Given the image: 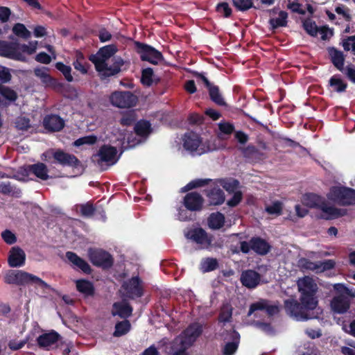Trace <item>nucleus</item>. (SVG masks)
Instances as JSON below:
<instances>
[{
	"label": "nucleus",
	"mask_w": 355,
	"mask_h": 355,
	"mask_svg": "<svg viewBox=\"0 0 355 355\" xmlns=\"http://www.w3.org/2000/svg\"><path fill=\"white\" fill-rule=\"evenodd\" d=\"M26 254L24 251L18 246L12 247L8 257V263L11 268L21 267L25 264Z\"/></svg>",
	"instance_id": "obj_17"
},
{
	"label": "nucleus",
	"mask_w": 355,
	"mask_h": 355,
	"mask_svg": "<svg viewBox=\"0 0 355 355\" xmlns=\"http://www.w3.org/2000/svg\"><path fill=\"white\" fill-rule=\"evenodd\" d=\"M304 203L311 208H320L322 206L320 198L313 193H308L304 196Z\"/></svg>",
	"instance_id": "obj_37"
},
{
	"label": "nucleus",
	"mask_w": 355,
	"mask_h": 355,
	"mask_svg": "<svg viewBox=\"0 0 355 355\" xmlns=\"http://www.w3.org/2000/svg\"><path fill=\"white\" fill-rule=\"evenodd\" d=\"M152 127L150 121L144 119L138 121L134 126L135 133L138 137L141 138L144 141L152 132Z\"/></svg>",
	"instance_id": "obj_27"
},
{
	"label": "nucleus",
	"mask_w": 355,
	"mask_h": 355,
	"mask_svg": "<svg viewBox=\"0 0 355 355\" xmlns=\"http://www.w3.org/2000/svg\"><path fill=\"white\" fill-rule=\"evenodd\" d=\"M183 146L190 153L198 155H201L210 150L209 146L202 143L200 136L193 131L184 134L183 137Z\"/></svg>",
	"instance_id": "obj_7"
},
{
	"label": "nucleus",
	"mask_w": 355,
	"mask_h": 355,
	"mask_svg": "<svg viewBox=\"0 0 355 355\" xmlns=\"http://www.w3.org/2000/svg\"><path fill=\"white\" fill-rule=\"evenodd\" d=\"M210 100L216 105L221 107H226L227 103L218 85H213L207 89Z\"/></svg>",
	"instance_id": "obj_30"
},
{
	"label": "nucleus",
	"mask_w": 355,
	"mask_h": 355,
	"mask_svg": "<svg viewBox=\"0 0 355 355\" xmlns=\"http://www.w3.org/2000/svg\"><path fill=\"white\" fill-rule=\"evenodd\" d=\"M0 94L10 102H15L17 98V93L10 87L0 84Z\"/></svg>",
	"instance_id": "obj_39"
},
{
	"label": "nucleus",
	"mask_w": 355,
	"mask_h": 355,
	"mask_svg": "<svg viewBox=\"0 0 355 355\" xmlns=\"http://www.w3.org/2000/svg\"><path fill=\"white\" fill-rule=\"evenodd\" d=\"M66 257L72 264L73 268L80 270L87 275L92 273V270L89 263L85 259L80 257L76 253L68 251L66 252Z\"/></svg>",
	"instance_id": "obj_19"
},
{
	"label": "nucleus",
	"mask_w": 355,
	"mask_h": 355,
	"mask_svg": "<svg viewBox=\"0 0 355 355\" xmlns=\"http://www.w3.org/2000/svg\"><path fill=\"white\" fill-rule=\"evenodd\" d=\"M154 76L153 70L151 68L143 69L141 73V82L144 85L150 86L153 84V77Z\"/></svg>",
	"instance_id": "obj_54"
},
{
	"label": "nucleus",
	"mask_w": 355,
	"mask_h": 355,
	"mask_svg": "<svg viewBox=\"0 0 355 355\" xmlns=\"http://www.w3.org/2000/svg\"><path fill=\"white\" fill-rule=\"evenodd\" d=\"M37 42L31 41L28 44H20L17 42H6L0 40V56L14 60L26 62V56L33 54L37 49Z\"/></svg>",
	"instance_id": "obj_2"
},
{
	"label": "nucleus",
	"mask_w": 355,
	"mask_h": 355,
	"mask_svg": "<svg viewBox=\"0 0 355 355\" xmlns=\"http://www.w3.org/2000/svg\"><path fill=\"white\" fill-rule=\"evenodd\" d=\"M315 306L307 305L305 303L299 302L294 299H287L284 301V309L286 313L297 320L304 321L312 318L309 314V311L314 310Z\"/></svg>",
	"instance_id": "obj_5"
},
{
	"label": "nucleus",
	"mask_w": 355,
	"mask_h": 355,
	"mask_svg": "<svg viewBox=\"0 0 355 355\" xmlns=\"http://www.w3.org/2000/svg\"><path fill=\"white\" fill-rule=\"evenodd\" d=\"M208 224L213 230H219L225 224V216L220 212L212 213L208 218Z\"/></svg>",
	"instance_id": "obj_34"
},
{
	"label": "nucleus",
	"mask_w": 355,
	"mask_h": 355,
	"mask_svg": "<svg viewBox=\"0 0 355 355\" xmlns=\"http://www.w3.org/2000/svg\"><path fill=\"white\" fill-rule=\"evenodd\" d=\"M0 193L4 195L19 196L21 191L19 189L13 187L10 182L0 183Z\"/></svg>",
	"instance_id": "obj_38"
},
{
	"label": "nucleus",
	"mask_w": 355,
	"mask_h": 355,
	"mask_svg": "<svg viewBox=\"0 0 355 355\" xmlns=\"http://www.w3.org/2000/svg\"><path fill=\"white\" fill-rule=\"evenodd\" d=\"M342 72L352 83L355 84V65L352 64L347 65Z\"/></svg>",
	"instance_id": "obj_62"
},
{
	"label": "nucleus",
	"mask_w": 355,
	"mask_h": 355,
	"mask_svg": "<svg viewBox=\"0 0 355 355\" xmlns=\"http://www.w3.org/2000/svg\"><path fill=\"white\" fill-rule=\"evenodd\" d=\"M118 51L116 44L104 46L96 54L89 56V60L94 64L101 79L115 76L121 71L124 60L119 56H113Z\"/></svg>",
	"instance_id": "obj_1"
},
{
	"label": "nucleus",
	"mask_w": 355,
	"mask_h": 355,
	"mask_svg": "<svg viewBox=\"0 0 355 355\" xmlns=\"http://www.w3.org/2000/svg\"><path fill=\"white\" fill-rule=\"evenodd\" d=\"M131 329V324L129 320H123L118 322L115 324V329L113 333V336L121 337L127 334Z\"/></svg>",
	"instance_id": "obj_35"
},
{
	"label": "nucleus",
	"mask_w": 355,
	"mask_h": 355,
	"mask_svg": "<svg viewBox=\"0 0 355 355\" xmlns=\"http://www.w3.org/2000/svg\"><path fill=\"white\" fill-rule=\"evenodd\" d=\"M15 126L20 130H28L31 127L30 119L25 116L19 117L15 122Z\"/></svg>",
	"instance_id": "obj_59"
},
{
	"label": "nucleus",
	"mask_w": 355,
	"mask_h": 355,
	"mask_svg": "<svg viewBox=\"0 0 355 355\" xmlns=\"http://www.w3.org/2000/svg\"><path fill=\"white\" fill-rule=\"evenodd\" d=\"M136 121V114L133 111L125 112L119 120L122 126H130Z\"/></svg>",
	"instance_id": "obj_45"
},
{
	"label": "nucleus",
	"mask_w": 355,
	"mask_h": 355,
	"mask_svg": "<svg viewBox=\"0 0 355 355\" xmlns=\"http://www.w3.org/2000/svg\"><path fill=\"white\" fill-rule=\"evenodd\" d=\"M211 181L209 179H197L190 182L184 188L182 189V192L191 190L195 188L201 187L208 184Z\"/></svg>",
	"instance_id": "obj_48"
},
{
	"label": "nucleus",
	"mask_w": 355,
	"mask_h": 355,
	"mask_svg": "<svg viewBox=\"0 0 355 355\" xmlns=\"http://www.w3.org/2000/svg\"><path fill=\"white\" fill-rule=\"evenodd\" d=\"M297 287L299 292L301 293L300 300L302 303L317 306L318 300L315 297V294L318 291V286L312 278L304 277L299 279L297 282Z\"/></svg>",
	"instance_id": "obj_4"
},
{
	"label": "nucleus",
	"mask_w": 355,
	"mask_h": 355,
	"mask_svg": "<svg viewBox=\"0 0 355 355\" xmlns=\"http://www.w3.org/2000/svg\"><path fill=\"white\" fill-rule=\"evenodd\" d=\"M256 327L268 335L275 334V329L270 323L264 322H257Z\"/></svg>",
	"instance_id": "obj_61"
},
{
	"label": "nucleus",
	"mask_w": 355,
	"mask_h": 355,
	"mask_svg": "<svg viewBox=\"0 0 355 355\" xmlns=\"http://www.w3.org/2000/svg\"><path fill=\"white\" fill-rule=\"evenodd\" d=\"M240 280L243 286L246 288H254L260 283L261 275L255 270H246L242 272Z\"/></svg>",
	"instance_id": "obj_20"
},
{
	"label": "nucleus",
	"mask_w": 355,
	"mask_h": 355,
	"mask_svg": "<svg viewBox=\"0 0 355 355\" xmlns=\"http://www.w3.org/2000/svg\"><path fill=\"white\" fill-rule=\"evenodd\" d=\"M330 90L337 93L345 92L347 88V83L341 78L340 75L332 76L328 84Z\"/></svg>",
	"instance_id": "obj_29"
},
{
	"label": "nucleus",
	"mask_w": 355,
	"mask_h": 355,
	"mask_svg": "<svg viewBox=\"0 0 355 355\" xmlns=\"http://www.w3.org/2000/svg\"><path fill=\"white\" fill-rule=\"evenodd\" d=\"M113 309L112 311V315H118L121 318L126 320L132 315L133 309L132 306L127 302H114L112 305Z\"/></svg>",
	"instance_id": "obj_26"
},
{
	"label": "nucleus",
	"mask_w": 355,
	"mask_h": 355,
	"mask_svg": "<svg viewBox=\"0 0 355 355\" xmlns=\"http://www.w3.org/2000/svg\"><path fill=\"white\" fill-rule=\"evenodd\" d=\"M328 198L342 206L355 205V189L342 186L330 188Z\"/></svg>",
	"instance_id": "obj_6"
},
{
	"label": "nucleus",
	"mask_w": 355,
	"mask_h": 355,
	"mask_svg": "<svg viewBox=\"0 0 355 355\" xmlns=\"http://www.w3.org/2000/svg\"><path fill=\"white\" fill-rule=\"evenodd\" d=\"M84 57L81 53L77 54V58L73 62V66L75 69L79 71L83 74H86L87 73V68L83 63Z\"/></svg>",
	"instance_id": "obj_53"
},
{
	"label": "nucleus",
	"mask_w": 355,
	"mask_h": 355,
	"mask_svg": "<svg viewBox=\"0 0 355 355\" xmlns=\"http://www.w3.org/2000/svg\"><path fill=\"white\" fill-rule=\"evenodd\" d=\"M55 68L60 71L64 76V78L69 83L73 80V78L71 75V67L69 65L64 64L62 62H58L55 63Z\"/></svg>",
	"instance_id": "obj_40"
},
{
	"label": "nucleus",
	"mask_w": 355,
	"mask_h": 355,
	"mask_svg": "<svg viewBox=\"0 0 355 355\" xmlns=\"http://www.w3.org/2000/svg\"><path fill=\"white\" fill-rule=\"evenodd\" d=\"M48 173L47 166L42 162L26 165L21 168V175L28 176L33 174L42 180H47L50 178Z\"/></svg>",
	"instance_id": "obj_15"
},
{
	"label": "nucleus",
	"mask_w": 355,
	"mask_h": 355,
	"mask_svg": "<svg viewBox=\"0 0 355 355\" xmlns=\"http://www.w3.org/2000/svg\"><path fill=\"white\" fill-rule=\"evenodd\" d=\"M87 254L89 261L95 266L103 269H109L113 266L114 259L112 256L104 250L89 248Z\"/></svg>",
	"instance_id": "obj_9"
},
{
	"label": "nucleus",
	"mask_w": 355,
	"mask_h": 355,
	"mask_svg": "<svg viewBox=\"0 0 355 355\" xmlns=\"http://www.w3.org/2000/svg\"><path fill=\"white\" fill-rule=\"evenodd\" d=\"M216 10L218 12L223 14V17L225 18H228L232 15V10L227 2L218 3Z\"/></svg>",
	"instance_id": "obj_55"
},
{
	"label": "nucleus",
	"mask_w": 355,
	"mask_h": 355,
	"mask_svg": "<svg viewBox=\"0 0 355 355\" xmlns=\"http://www.w3.org/2000/svg\"><path fill=\"white\" fill-rule=\"evenodd\" d=\"M202 197L196 192H191L186 195L184 199L185 207L190 211H200L202 207Z\"/></svg>",
	"instance_id": "obj_22"
},
{
	"label": "nucleus",
	"mask_w": 355,
	"mask_h": 355,
	"mask_svg": "<svg viewBox=\"0 0 355 355\" xmlns=\"http://www.w3.org/2000/svg\"><path fill=\"white\" fill-rule=\"evenodd\" d=\"M126 297L135 300L144 295V282L139 276H135L125 281L122 284Z\"/></svg>",
	"instance_id": "obj_12"
},
{
	"label": "nucleus",
	"mask_w": 355,
	"mask_h": 355,
	"mask_svg": "<svg viewBox=\"0 0 355 355\" xmlns=\"http://www.w3.org/2000/svg\"><path fill=\"white\" fill-rule=\"evenodd\" d=\"M54 159L53 163L59 164L62 166L78 168L80 165V161L72 154L64 152L62 149H57L52 152Z\"/></svg>",
	"instance_id": "obj_13"
},
{
	"label": "nucleus",
	"mask_w": 355,
	"mask_h": 355,
	"mask_svg": "<svg viewBox=\"0 0 355 355\" xmlns=\"http://www.w3.org/2000/svg\"><path fill=\"white\" fill-rule=\"evenodd\" d=\"M117 153L118 151L116 147L111 145L103 144L100 147L98 153L94 155V157H98L99 158L97 160L98 164L102 162H105L108 165H112L119 159Z\"/></svg>",
	"instance_id": "obj_14"
},
{
	"label": "nucleus",
	"mask_w": 355,
	"mask_h": 355,
	"mask_svg": "<svg viewBox=\"0 0 355 355\" xmlns=\"http://www.w3.org/2000/svg\"><path fill=\"white\" fill-rule=\"evenodd\" d=\"M327 51L332 64L340 71H343L345 61L344 53L334 46H329Z\"/></svg>",
	"instance_id": "obj_21"
},
{
	"label": "nucleus",
	"mask_w": 355,
	"mask_h": 355,
	"mask_svg": "<svg viewBox=\"0 0 355 355\" xmlns=\"http://www.w3.org/2000/svg\"><path fill=\"white\" fill-rule=\"evenodd\" d=\"M112 105L119 108H130L136 105L138 98L130 91H115L110 96Z\"/></svg>",
	"instance_id": "obj_10"
},
{
	"label": "nucleus",
	"mask_w": 355,
	"mask_h": 355,
	"mask_svg": "<svg viewBox=\"0 0 355 355\" xmlns=\"http://www.w3.org/2000/svg\"><path fill=\"white\" fill-rule=\"evenodd\" d=\"M209 203L212 205H222L225 201V193L219 187H214L209 189L207 193Z\"/></svg>",
	"instance_id": "obj_31"
},
{
	"label": "nucleus",
	"mask_w": 355,
	"mask_h": 355,
	"mask_svg": "<svg viewBox=\"0 0 355 355\" xmlns=\"http://www.w3.org/2000/svg\"><path fill=\"white\" fill-rule=\"evenodd\" d=\"M251 249L256 254L264 256L271 250V245L265 239L259 236H253L251 238Z\"/></svg>",
	"instance_id": "obj_24"
},
{
	"label": "nucleus",
	"mask_w": 355,
	"mask_h": 355,
	"mask_svg": "<svg viewBox=\"0 0 355 355\" xmlns=\"http://www.w3.org/2000/svg\"><path fill=\"white\" fill-rule=\"evenodd\" d=\"M97 141V137L94 135L82 137L73 142V146L79 147L84 144L93 145Z\"/></svg>",
	"instance_id": "obj_50"
},
{
	"label": "nucleus",
	"mask_w": 355,
	"mask_h": 355,
	"mask_svg": "<svg viewBox=\"0 0 355 355\" xmlns=\"http://www.w3.org/2000/svg\"><path fill=\"white\" fill-rule=\"evenodd\" d=\"M331 306L334 312L344 313L349 309L350 301L347 296L340 294L333 298Z\"/></svg>",
	"instance_id": "obj_25"
},
{
	"label": "nucleus",
	"mask_w": 355,
	"mask_h": 355,
	"mask_svg": "<svg viewBox=\"0 0 355 355\" xmlns=\"http://www.w3.org/2000/svg\"><path fill=\"white\" fill-rule=\"evenodd\" d=\"M202 265L204 272H211L218 267V262L215 258H207L203 261Z\"/></svg>",
	"instance_id": "obj_52"
},
{
	"label": "nucleus",
	"mask_w": 355,
	"mask_h": 355,
	"mask_svg": "<svg viewBox=\"0 0 355 355\" xmlns=\"http://www.w3.org/2000/svg\"><path fill=\"white\" fill-rule=\"evenodd\" d=\"M4 281L8 284H15L17 286L32 284L37 285L42 288H50V286L41 278L23 270H8L5 275Z\"/></svg>",
	"instance_id": "obj_3"
},
{
	"label": "nucleus",
	"mask_w": 355,
	"mask_h": 355,
	"mask_svg": "<svg viewBox=\"0 0 355 355\" xmlns=\"http://www.w3.org/2000/svg\"><path fill=\"white\" fill-rule=\"evenodd\" d=\"M336 263L332 259H327L323 261H318L317 272H324L331 270L335 267Z\"/></svg>",
	"instance_id": "obj_58"
},
{
	"label": "nucleus",
	"mask_w": 355,
	"mask_h": 355,
	"mask_svg": "<svg viewBox=\"0 0 355 355\" xmlns=\"http://www.w3.org/2000/svg\"><path fill=\"white\" fill-rule=\"evenodd\" d=\"M12 32L15 35L24 39H28L31 36V32L21 23L15 24L12 28Z\"/></svg>",
	"instance_id": "obj_44"
},
{
	"label": "nucleus",
	"mask_w": 355,
	"mask_h": 355,
	"mask_svg": "<svg viewBox=\"0 0 355 355\" xmlns=\"http://www.w3.org/2000/svg\"><path fill=\"white\" fill-rule=\"evenodd\" d=\"M80 211L84 217H92L97 211V208L91 202L80 205Z\"/></svg>",
	"instance_id": "obj_42"
},
{
	"label": "nucleus",
	"mask_w": 355,
	"mask_h": 355,
	"mask_svg": "<svg viewBox=\"0 0 355 355\" xmlns=\"http://www.w3.org/2000/svg\"><path fill=\"white\" fill-rule=\"evenodd\" d=\"M288 13L282 10L279 12V17L270 19L269 23L273 29L287 26Z\"/></svg>",
	"instance_id": "obj_36"
},
{
	"label": "nucleus",
	"mask_w": 355,
	"mask_h": 355,
	"mask_svg": "<svg viewBox=\"0 0 355 355\" xmlns=\"http://www.w3.org/2000/svg\"><path fill=\"white\" fill-rule=\"evenodd\" d=\"M3 241L9 245L14 244L17 241L16 236L9 230H6L1 233Z\"/></svg>",
	"instance_id": "obj_63"
},
{
	"label": "nucleus",
	"mask_w": 355,
	"mask_h": 355,
	"mask_svg": "<svg viewBox=\"0 0 355 355\" xmlns=\"http://www.w3.org/2000/svg\"><path fill=\"white\" fill-rule=\"evenodd\" d=\"M232 316V308L230 305H224L220 311L218 320L223 322H230Z\"/></svg>",
	"instance_id": "obj_47"
},
{
	"label": "nucleus",
	"mask_w": 355,
	"mask_h": 355,
	"mask_svg": "<svg viewBox=\"0 0 355 355\" xmlns=\"http://www.w3.org/2000/svg\"><path fill=\"white\" fill-rule=\"evenodd\" d=\"M64 121L57 114L46 115L43 120V126L51 132H59L64 127Z\"/></svg>",
	"instance_id": "obj_18"
},
{
	"label": "nucleus",
	"mask_w": 355,
	"mask_h": 355,
	"mask_svg": "<svg viewBox=\"0 0 355 355\" xmlns=\"http://www.w3.org/2000/svg\"><path fill=\"white\" fill-rule=\"evenodd\" d=\"M61 338V336L55 331L51 330L48 333L42 334L37 338V343L39 347L47 349L49 347L55 344Z\"/></svg>",
	"instance_id": "obj_23"
},
{
	"label": "nucleus",
	"mask_w": 355,
	"mask_h": 355,
	"mask_svg": "<svg viewBox=\"0 0 355 355\" xmlns=\"http://www.w3.org/2000/svg\"><path fill=\"white\" fill-rule=\"evenodd\" d=\"M266 211L269 214L281 215L282 213V203L279 201L273 202L266 207Z\"/></svg>",
	"instance_id": "obj_57"
},
{
	"label": "nucleus",
	"mask_w": 355,
	"mask_h": 355,
	"mask_svg": "<svg viewBox=\"0 0 355 355\" xmlns=\"http://www.w3.org/2000/svg\"><path fill=\"white\" fill-rule=\"evenodd\" d=\"M299 266L304 269L317 271L318 262H313L309 259L302 258L299 260Z\"/></svg>",
	"instance_id": "obj_56"
},
{
	"label": "nucleus",
	"mask_w": 355,
	"mask_h": 355,
	"mask_svg": "<svg viewBox=\"0 0 355 355\" xmlns=\"http://www.w3.org/2000/svg\"><path fill=\"white\" fill-rule=\"evenodd\" d=\"M203 332V326L199 322L191 323L181 334L180 345L191 347Z\"/></svg>",
	"instance_id": "obj_11"
},
{
	"label": "nucleus",
	"mask_w": 355,
	"mask_h": 355,
	"mask_svg": "<svg viewBox=\"0 0 355 355\" xmlns=\"http://www.w3.org/2000/svg\"><path fill=\"white\" fill-rule=\"evenodd\" d=\"M340 44L344 51H351L352 55H355V35L347 36L342 40Z\"/></svg>",
	"instance_id": "obj_43"
},
{
	"label": "nucleus",
	"mask_w": 355,
	"mask_h": 355,
	"mask_svg": "<svg viewBox=\"0 0 355 355\" xmlns=\"http://www.w3.org/2000/svg\"><path fill=\"white\" fill-rule=\"evenodd\" d=\"M267 302H269L268 300L261 299L259 301L252 303L250 306L248 315H251L257 311H266Z\"/></svg>",
	"instance_id": "obj_51"
},
{
	"label": "nucleus",
	"mask_w": 355,
	"mask_h": 355,
	"mask_svg": "<svg viewBox=\"0 0 355 355\" xmlns=\"http://www.w3.org/2000/svg\"><path fill=\"white\" fill-rule=\"evenodd\" d=\"M303 27L309 35L313 37L317 35L319 31V28L317 26L315 22L310 19L304 21Z\"/></svg>",
	"instance_id": "obj_46"
},
{
	"label": "nucleus",
	"mask_w": 355,
	"mask_h": 355,
	"mask_svg": "<svg viewBox=\"0 0 355 355\" xmlns=\"http://www.w3.org/2000/svg\"><path fill=\"white\" fill-rule=\"evenodd\" d=\"M287 8L293 12L304 15L305 11L302 8V5L297 2V0H288Z\"/></svg>",
	"instance_id": "obj_60"
},
{
	"label": "nucleus",
	"mask_w": 355,
	"mask_h": 355,
	"mask_svg": "<svg viewBox=\"0 0 355 355\" xmlns=\"http://www.w3.org/2000/svg\"><path fill=\"white\" fill-rule=\"evenodd\" d=\"M243 195L241 191L234 192L233 196L227 200V205L230 207H236L242 200Z\"/></svg>",
	"instance_id": "obj_64"
},
{
	"label": "nucleus",
	"mask_w": 355,
	"mask_h": 355,
	"mask_svg": "<svg viewBox=\"0 0 355 355\" xmlns=\"http://www.w3.org/2000/svg\"><path fill=\"white\" fill-rule=\"evenodd\" d=\"M76 289L86 297L93 296L95 288L92 282L87 279H78L76 282Z\"/></svg>",
	"instance_id": "obj_32"
},
{
	"label": "nucleus",
	"mask_w": 355,
	"mask_h": 355,
	"mask_svg": "<svg viewBox=\"0 0 355 355\" xmlns=\"http://www.w3.org/2000/svg\"><path fill=\"white\" fill-rule=\"evenodd\" d=\"M187 236L198 244L209 245L211 240L208 238L207 234L202 228H196L189 232Z\"/></svg>",
	"instance_id": "obj_33"
},
{
	"label": "nucleus",
	"mask_w": 355,
	"mask_h": 355,
	"mask_svg": "<svg viewBox=\"0 0 355 355\" xmlns=\"http://www.w3.org/2000/svg\"><path fill=\"white\" fill-rule=\"evenodd\" d=\"M225 333L228 337H225L224 339H230L231 341L225 343L223 348V354L224 355H234L239 345L240 334L234 329L225 330Z\"/></svg>",
	"instance_id": "obj_16"
},
{
	"label": "nucleus",
	"mask_w": 355,
	"mask_h": 355,
	"mask_svg": "<svg viewBox=\"0 0 355 355\" xmlns=\"http://www.w3.org/2000/svg\"><path fill=\"white\" fill-rule=\"evenodd\" d=\"M134 44L135 50L142 61H147L153 64H157L163 60L162 53L152 46L138 41H135Z\"/></svg>",
	"instance_id": "obj_8"
},
{
	"label": "nucleus",
	"mask_w": 355,
	"mask_h": 355,
	"mask_svg": "<svg viewBox=\"0 0 355 355\" xmlns=\"http://www.w3.org/2000/svg\"><path fill=\"white\" fill-rule=\"evenodd\" d=\"M320 209L325 214L322 218L326 220L336 219L346 214V210L332 206H327L324 202H322Z\"/></svg>",
	"instance_id": "obj_28"
},
{
	"label": "nucleus",
	"mask_w": 355,
	"mask_h": 355,
	"mask_svg": "<svg viewBox=\"0 0 355 355\" xmlns=\"http://www.w3.org/2000/svg\"><path fill=\"white\" fill-rule=\"evenodd\" d=\"M220 184L228 192H234L239 185V180L236 179L222 180Z\"/></svg>",
	"instance_id": "obj_49"
},
{
	"label": "nucleus",
	"mask_w": 355,
	"mask_h": 355,
	"mask_svg": "<svg viewBox=\"0 0 355 355\" xmlns=\"http://www.w3.org/2000/svg\"><path fill=\"white\" fill-rule=\"evenodd\" d=\"M232 4L237 10L241 12H245L254 8L252 0H232Z\"/></svg>",
	"instance_id": "obj_41"
}]
</instances>
